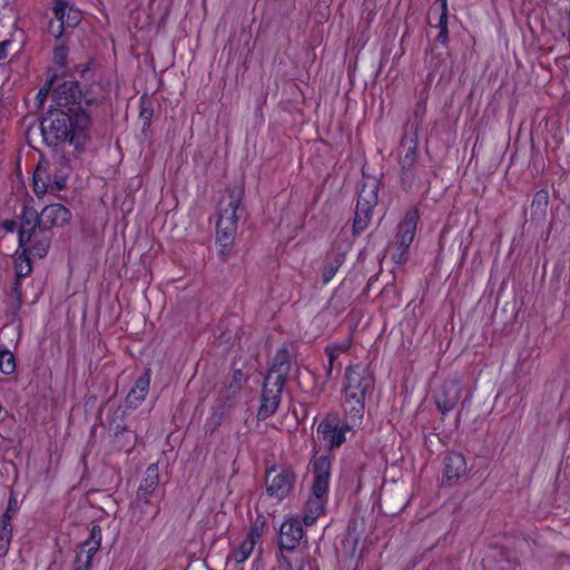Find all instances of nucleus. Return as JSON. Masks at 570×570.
I'll return each mask as SVG.
<instances>
[{"mask_svg": "<svg viewBox=\"0 0 570 570\" xmlns=\"http://www.w3.org/2000/svg\"><path fill=\"white\" fill-rule=\"evenodd\" d=\"M91 124L90 116L80 108L67 111L50 110L41 121V132L48 145L69 141L76 147L85 145Z\"/></svg>", "mask_w": 570, "mask_h": 570, "instance_id": "nucleus-1", "label": "nucleus"}, {"mask_svg": "<svg viewBox=\"0 0 570 570\" xmlns=\"http://www.w3.org/2000/svg\"><path fill=\"white\" fill-rule=\"evenodd\" d=\"M375 380L368 366L362 363L348 365L343 384L344 407L353 424H361L365 413V400L374 390Z\"/></svg>", "mask_w": 570, "mask_h": 570, "instance_id": "nucleus-2", "label": "nucleus"}, {"mask_svg": "<svg viewBox=\"0 0 570 570\" xmlns=\"http://www.w3.org/2000/svg\"><path fill=\"white\" fill-rule=\"evenodd\" d=\"M313 483L311 493L303 508V522L309 527L325 512L328 500L332 462L326 455L315 458L312 462Z\"/></svg>", "mask_w": 570, "mask_h": 570, "instance_id": "nucleus-3", "label": "nucleus"}, {"mask_svg": "<svg viewBox=\"0 0 570 570\" xmlns=\"http://www.w3.org/2000/svg\"><path fill=\"white\" fill-rule=\"evenodd\" d=\"M244 191L239 187L228 189L227 196L219 202L216 224V240L220 246V255L226 257L233 246L237 230V209L240 206Z\"/></svg>", "mask_w": 570, "mask_h": 570, "instance_id": "nucleus-4", "label": "nucleus"}, {"mask_svg": "<svg viewBox=\"0 0 570 570\" xmlns=\"http://www.w3.org/2000/svg\"><path fill=\"white\" fill-rule=\"evenodd\" d=\"M287 376V366L284 364L273 365L266 377L262 390L261 405L257 411L259 420H266L278 409L282 391Z\"/></svg>", "mask_w": 570, "mask_h": 570, "instance_id": "nucleus-5", "label": "nucleus"}, {"mask_svg": "<svg viewBox=\"0 0 570 570\" xmlns=\"http://www.w3.org/2000/svg\"><path fill=\"white\" fill-rule=\"evenodd\" d=\"M106 96V89L100 83H92L85 92L79 89L77 81H65L52 91V99L58 106L85 102L87 106L100 104Z\"/></svg>", "mask_w": 570, "mask_h": 570, "instance_id": "nucleus-6", "label": "nucleus"}, {"mask_svg": "<svg viewBox=\"0 0 570 570\" xmlns=\"http://www.w3.org/2000/svg\"><path fill=\"white\" fill-rule=\"evenodd\" d=\"M53 19L49 32L57 39L76 28L81 21V12L66 0H53Z\"/></svg>", "mask_w": 570, "mask_h": 570, "instance_id": "nucleus-7", "label": "nucleus"}, {"mask_svg": "<svg viewBox=\"0 0 570 570\" xmlns=\"http://www.w3.org/2000/svg\"><path fill=\"white\" fill-rule=\"evenodd\" d=\"M419 222V212L413 208L409 210L397 227V249L392 258L396 264H404L407 261V249L410 248L416 232Z\"/></svg>", "mask_w": 570, "mask_h": 570, "instance_id": "nucleus-8", "label": "nucleus"}, {"mask_svg": "<svg viewBox=\"0 0 570 570\" xmlns=\"http://www.w3.org/2000/svg\"><path fill=\"white\" fill-rule=\"evenodd\" d=\"M294 472L286 466H273L266 471V492L277 501L283 500L293 489Z\"/></svg>", "mask_w": 570, "mask_h": 570, "instance_id": "nucleus-9", "label": "nucleus"}, {"mask_svg": "<svg viewBox=\"0 0 570 570\" xmlns=\"http://www.w3.org/2000/svg\"><path fill=\"white\" fill-rule=\"evenodd\" d=\"M377 203L375 188L366 190L363 188L358 195L353 220V233L361 234L366 229L372 217V210Z\"/></svg>", "mask_w": 570, "mask_h": 570, "instance_id": "nucleus-10", "label": "nucleus"}, {"mask_svg": "<svg viewBox=\"0 0 570 570\" xmlns=\"http://www.w3.org/2000/svg\"><path fill=\"white\" fill-rule=\"evenodd\" d=\"M357 425L353 424L351 420H348V423L340 425L335 424L331 419H325L318 424L317 434L328 448H338L346 441V432Z\"/></svg>", "mask_w": 570, "mask_h": 570, "instance_id": "nucleus-11", "label": "nucleus"}, {"mask_svg": "<svg viewBox=\"0 0 570 570\" xmlns=\"http://www.w3.org/2000/svg\"><path fill=\"white\" fill-rule=\"evenodd\" d=\"M71 218L70 210L61 204H51L46 206L40 214L37 213L38 226L41 229L52 227H62Z\"/></svg>", "mask_w": 570, "mask_h": 570, "instance_id": "nucleus-12", "label": "nucleus"}, {"mask_svg": "<svg viewBox=\"0 0 570 570\" xmlns=\"http://www.w3.org/2000/svg\"><path fill=\"white\" fill-rule=\"evenodd\" d=\"M461 397V384L458 380H446L435 395V403L442 414L452 411Z\"/></svg>", "mask_w": 570, "mask_h": 570, "instance_id": "nucleus-13", "label": "nucleus"}, {"mask_svg": "<svg viewBox=\"0 0 570 570\" xmlns=\"http://www.w3.org/2000/svg\"><path fill=\"white\" fill-rule=\"evenodd\" d=\"M304 531L298 519H288L279 529V547L282 550H294L301 542Z\"/></svg>", "mask_w": 570, "mask_h": 570, "instance_id": "nucleus-14", "label": "nucleus"}, {"mask_svg": "<svg viewBox=\"0 0 570 570\" xmlns=\"http://www.w3.org/2000/svg\"><path fill=\"white\" fill-rule=\"evenodd\" d=\"M101 529L94 525L90 530L89 538L81 544L77 556V564L90 570L92 557L97 553L101 546Z\"/></svg>", "mask_w": 570, "mask_h": 570, "instance_id": "nucleus-15", "label": "nucleus"}, {"mask_svg": "<svg viewBox=\"0 0 570 570\" xmlns=\"http://www.w3.org/2000/svg\"><path fill=\"white\" fill-rule=\"evenodd\" d=\"M151 380L150 368H146L145 372L136 380L135 385L129 391L126 402L129 407H137L146 399L149 391Z\"/></svg>", "mask_w": 570, "mask_h": 570, "instance_id": "nucleus-16", "label": "nucleus"}, {"mask_svg": "<svg viewBox=\"0 0 570 570\" xmlns=\"http://www.w3.org/2000/svg\"><path fill=\"white\" fill-rule=\"evenodd\" d=\"M159 484L158 465L150 464L146 471L142 480L137 490V500L148 502L151 494L155 492Z\"/></svg>", "mask_w": 570, "mask_h": 570, "instance_id": "nucleus-17", "label": "nucleus"}, {"mask_svg": "<svg viewBox=\"0 0 570 570\" xmlns=\"http://www.w3.org/2000/svg\"><path fill=\"white\" fill-rule=\"evenodd\" d=\"M466 472L465 458L460 453H449L444 459L443 476L448 481L460 479Z\"/></svg>", "mask_w": 570, "mask_h": 570, "instance_id": "nucleus-18", "label": "nucleus"}, {"mask_svg": "<svg viewBox=\"0 0 570 570\" xmlns=\"http://www.w3.org/2000/svg\"><path fill=\"white\" fill-rule=\"evenodd\" d=\"M37 227H39L37 222V212L31 209H24L19 229L20 246H26L31 242V238L36 233Z\"/></svg>", "mask_w": 570, "mask_h": 570, "instance_id": "nucleus-19", "label": "nucleus"}, {"mask_svg": "<svg viewBox=\"0 0 570 570\" xmlns=\"http://www.w3.org/2000/svg\"><path fill=\"white\" fill-rule=\"evenodd\" d=\"M417 160V150L416 146L413 145L407 149L405 155L403 156L401 160V168H402V183L404 185L411 186L414 179V171L413 168Z\"/></svg>", "mask_w": 570, "mask_h": 570, "instance_id": "nucleus-20", "label": "nucleus"}, {"mask_svg": "<svg viewBox=\"0 0 570 570\" xmlns=\"http://www.w3.org/2000/svg\"><path fill=\"white\" fill-rule=\"evenodd\" d=\"M33 191L38 197L50 193V177L45 169L37 168L33 174Z\"/></svg>", "mask_w": 570, "mask_h": 570, "instance_id": "nucleus-21", "label": "nucleus"}, {"mask_svg": "<svg viewBox=\"0 0 570 570\" xmlns=\"http://www.w3.org/2000/svg\"><path fill=\"white\" fill-rule=\"evenodd\" d=\"M255 546L252 540H243L239 546L229 553L227 561L237 564L245 562L253 552Z\"/></svg>", "mask_w": 570, "mask_h": 570, "instance_id": "nucleus-22", "label": "nucleus"}, {"mask_svg": "<svg viewBox=\"0 0 570 570\" xmlns=\"http://www.w3.org/2000/svg\"><path fill=\"white\" fill-rule=\"evenodd\" d=\"M0 371L4 375H11L16 371V358L13 353L0 343Z\"/></svg>", "mask_w": 570, "mask_h": 570, "instance_id": "nucleus-23", "label": "nucleus"}, {"mask_svg": "<svg viewBox=\"0 0 570 570\" xmlns=\"http://www.w3.org/2000/svg\"><path fill=\"white\" fill-rule=\"evenodd\" d=\"M549 204V193L546 189L538 190L532 199L531 208L535 215H544Z\"/></svg>", "mask_w": 570, "mask_h": 570, "instance_id": "nucleus-24", "label": "nucleus"}, {"mask_svg": "<svg viewBox=\"0 0 570 570\" xmlns=\"http://www.w3.org/2000/svg\"><path fill=\"white\" fill-rule=\"evenodd\" d=\"M12 539V523H0V557L9 552Z\"/></svg>", "mask_w": 570, "mask_h": 570, "instance_id": "nucleus-25", "label": "nucleus"}, {"mask_svg": "<svg viewBox=\"0 0 570 570\" xmlns=\"http://www.w3.org/2000/svg\"><path fill=\"white\" fill-rule=\"evenodd\" d=\"M343 262H344V254H337L335 257V262L333 264H328L325 267V271L323 274L324 283H328L334 277V275L336 274L337 269L343 264Z\"/></svg>", "mask_w": 570, "mask_h": 570, "instance_id": "nucleus-26", "label": "nucleus"}, {"mask_svg": "<svg viewBox=\"0 0 570 570\" xmlns=\"http://www.w3.org/2000/svg\"><path fill=\"white\" fill-rule=\"evenodd\" d=\"M263 527L264 522H259L258 520H256L255 523L250 527V530L247 533L245 540H252L253 546H255L263 533Z\"/></svg>", "mask_w": 570, "mask_h": 570, "instance_id": "nucleus-27", "label": "nucleus"}, {"mask_svg": "<svg viewBox=\"0 0 570 570\" xmlns=\"http://www.w3.org/2000/svg\"><path fill=\"white\" fill-rule=\"evenodd\" d=\"M17 511H18L17 499L12 497L8 502L7 510L3 513V515L0 520V523H11L12 517L17 513Z\"/></svg>", "mask_w": 570, "mask_h": 570, "instance_id": "nucleus-28", "label": "nucleus"}, {"mask_svg": "<svg viewBox=\"0 0 570 570\" xmlns=\"http://www.w3.org/2000/svg\"><path fill=\"white\" fill-rule=\"evenodd\" d=\"M53 61L56 65L60 67H65L67 62V48L63 46H59L55 48L53 51Z\"/></svg>", "mask_w": 570, "mask_h": 570, "instance_id": "nucleus-29", "label": "nucleus"}, {"mask_svg": "<svg viewBox=\"0 0 570 570\" xmlns=\"http://www.w3.org/2000/svg\"><path fill=\"white\" fill-rule=\"evenodd\" d=\"M325 352L328 357V365L326 367V374L330 377L332 375V372H333V368L335 365V361L340 355L336 353V350H333L330 346L326 347Z\"/></svg>", "mask_w": 570, "mask_h": 570, "instance_id": "nucleus-30", "label": "nucleus"}, {"mask_svg": "<svg viewBox=\"0 0 570 570\" xmlns=\"http://www.w3.org/2000/svg\"><path fill=\"white\" fill-rule=\"evenodd\" d=\"M66 187V179L63 177L60 178H50V193H57L62 190Z\"/></svg>", "mask_w": 570, "mask_h": 570, "instance_id": "nucleus-31", "label": "nucleus"}, {"mask_svg": "<svg viewBox=\"0 0 570 570\" xmlns=\"http://www.w3.org/2000/svg\"><path fill=\"white\" fill-rule=\"evenodd\" d=\"M16 269H17V276L19 278L28 275L31 271L30 262L29 261L21 262L19 265H17Z\"/></svg>", "mask_w": 570, "mask_h": 570, "instance_id": "nucleus-32", "label": "nucleus"}, {"mask_svg": "<svg viewBox=\"0 0 570 570\" xmlns=\"http://www.w3.org/2000/svg\"><path fill=\"white\" fill-rule=\"evenodd\" d=\"M448 12L449 11H441V16L438 23V28L440 30H448Z\"/></svg>", "mask_w": 570, "mask_h": 570, "instance_id": "nucleus-33", "label": "nucleus"}, {"mask_svg": "<svg viewBox=\"0 0 570 570\" xmlns=\"http://www.w3.org/2000/svg\"><path fill=\"white\" fill-rule=\"evenodd\" d=\"M350 346H351V345H350V343H348V342H344V343H341V344L332 345V346H330V347H331V348H333V350H336V353H337L338 355H341L342 353L347 352V351H348V348H350Z\"/></svg>", "mask_w": 570, "mask_h": 570, "instance_id": "nucleus-34", "label": "nucleus"}, {"mask_svg": "<svg viewBox=\"0 0 570 570\" xmlns=\"http://www.w3.org/2000/svg\"><path fill=\"white\" fill-rule=\"evenodd\" d=\"M243 380V373L240 370H237L234 372V384H230V387H234L235 390H238L240 387L239 383Z\"/></svg>", "mask_w": 570, "mask_h": 570, "instance_id": "nucleus-35", "label": "nucleus"}, {"mask_svg": "<svg viewBox=\"0 0 570 570\" xmlns=\"http://www.w3.org/2000/svg\"><path fill=\"white\" fill-rule=\"evenodd\" d=\"M10 46V42L3 41L0 42V60L4 59L8 55V47Z\"/></svg>", "mask_w": 570, "mask_h": 570, "instance_id": "nucleus-36", "label": "nucleus"}, {"mask_svg": "<svg viewBox=\"0 0 570 570\" xmlns=\"http://www.w3.org/2000/svg\"><path fill=\"white\" fill-rule=\"evenodd\" d=\"M49 92V88H41L37 95V98L39 100L40 104L43 102V100L46 99L47 95Z\"/></svg>", "mask_w": 570, "mask_h": 570, "instance_id": "nucleus-37", "label": "nucleus"}, {"mask_svg": "<svg viewBox=\"0 0 570 570\" xmlns=\"http://www.w3.org/2000/svg\"><path fill=\"white\" fill-rule=\"evenodd\" d=\"M436 39L441 43H445L448 41V30H440Z\"/></svg>", "mask_w": 570, "mask_h": 570, "instance_id": "nucleus-38", "label": "nucleus"}, {"mask_svg": "<svg viewBox=\"0 0 570 570\" xmlns=\"http://www.w3.org/2000/svg\"><path fill=\"white\" fill-rule=\"evenodd\" d=\"M14 226H16V223L13 220H6L3 223V227L8 232H13L14 230Z\"/></svg>", "mask_w": 570, "mask_h": 570, "instance_id": "nucleus-39", "label": "nucleus"}, {"mask_svg": "<svg viewBox=\"0 0 570 570\" xmlns=\"http://www.w3.org/2000/svg\"><path fill=\"white\" fill-rule=\"evenodd\" d=\"M438 2H440L441 11H449V9H448V0H438Z\"/></svg>", "mask_w": 570, "mask_h": 570, "instance_id": "nucleus-40", "label": "nucleus"}, {"mask_svg": "<svg viewBox=\"0 0 570 570\" xmlns=\"http://www.w3.org/2000/svg\"><path fill=\"white\" fill-rule=\"evenodd\" d=\"M75 570H88V569L83 568V567H82V566H80V564H77V567H76V569H75Z\"/></svg>", "mask_w": 570, "mask_h": 570, "instance_id": "nucleus-41", "label": "nucleus"}, {"mask_svg": "<svg viewBox=\"0 0 570 570\" xmlns=\"http://www.w3.org/2000/svg\"><path fill=\"white\" fill-rule=\"evenodd\" d=\"M88 69H89V68L87 67V68L82 69L80 72H81V73H85Z\"/></svg>", "mask_w": 570, "mask_h": 570, "instance_id": "nucleus-42", "label": "nucleus"}]
</instances>
